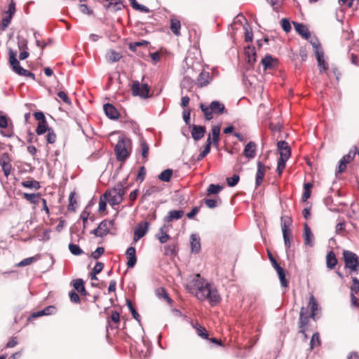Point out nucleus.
Listing matches in <instances>:
<instances>
[{
  "label": "nucleus",
  "mask_w": 359,
  "mask_h": 359,
  "mask_svg": "<svg viewBox=\"0 0 359 359\" xmlns=\"http://www.w3.org/2000/svg\"><path fill=\"white\" fill-rule=\"evenodd\" d=\"M50 128H48V123L46 119L39 122L37 127L36 128V133L38 135H41L50 130Z\"/></svg>",
  "instance_id": "32"
},
{
  "label": "nucleus",
  "mask_w": 359,
  "mask_h": 359,
  "mask_svg": "<svg viewBox=\"0 0 359 359\" xmlns=\"http://www.w3.org/2000/svg\"><path fill=\"white\" fill-rule=\"evenodd\" d=\"M356 155V151H349L348 154L344 156L339 161L338 168L339 172H343L346 170L347 165L351 163Z\"/></svg>",
  "instance_id": "13"
},
{
  "label": "nucleus",
  "mask_w": 359,
  "mask_h": 359,
  "mask_svg": "<svg viewBox=\"0 0 359 359\" xmlns=\"http://www.w3.org/2000/svg\"><path fill=\"white\" fill-rule=\"evenodd\" d=\"M104 111L105 114L111 119H117L119 117V113L118 110L111 104H105L104 105Z\"/></svg>",
  "instance_id": "20"
},
{
  "label": "nucleus",
  "mask_w": 359,
  "mask_h": 359,
  "mask_svg": "<svg viewBox=\"0 0 359 359\" xmlns=\"http://www.w3.org/2000/svg\"><path fill=\"white\" fill-rule=\"evenodd\" d=\"M212 80V76L208 72L206 71H202L197 79H196V85L199 88H203L206 86H208Z\"/></svg>",
  "instance_id": "15"
},
{
  "label": "nucleus",
  "mask_w": 359,
  "mask_h": 359,
  "mask_svg": "<svg viewBox=\"0 0 359 359\" xmlns=\"http://www.w3.org/2000/svg\"><path fill=\"white\" fill-rule=\"evenodd\" d=\"M130 142L124 138H119L114 151L118 161H125L130 154Z\"/></svg>",
  "instance_id": "6"
},
{
  "label": "nucleus",
  "mask_w": 359,
  "mask_h": 359,
  "mask_svg": "<svg viewBox=\"0 0 359 359\" xmlns=\"http://www.w3.org/2000/svg\"><path fill=\"white\" fill-rule=\"evenodd\" d=\"M104 252V249L102 247H98L95 251L92 252L91 257L94 259H97Z\"/></svg>",
  "instance_id": "62"
},
{
  "label": "nucleus",
  "mask_w": 359,
  "mask_h": 359,
  "mask_svg": "<svg viewBox=\"0 0 359 359\" xmlns=\"http://www.w3.org/2000/svg\"><path fill=\"white\" fill-rule=\"evenodd\" d=\"M74 196H75L74 192H72L69 196L68 210L72 211V212H75L76 205L77 204L76 200Z\"/></svg>",
  "instance_id": "44"
},
{
  "label": "nucleus",
  "mask_w": 359,
  "mask_h": 359,
  "mask_svg": "<svg viewBox=\"0 0 359 359\" xmlns=\"http://www.w3.org/2000/svg\"><path fill=\"white\" fill-rule=\"evenodd\" d=\"M126 191L122 184H118L111 190H107L103 194L105 199H109L111 205L120 204L123 201V196Z\"/></svg>",
  "instance_id": "4"
},
{
  "label": "nucleus",
  "mask_w": 359,
  "mask_h": 359,
  "mask_svg": "<svg viewBox=\"0 0 359 359\" xmlns=\"http://www.w3.org/2000/svg\"><path fill=\"white\" fill-rule=\"evenodd\" d=\"M130 89L133 96L144 99L149 97L150 87L146 83L141 84L138 81H133Z\"/></svg>",
  "instance_id": "9"
},
{
  "label": "nucleus",
  "mask_w": 359,
  "mask_h": 359,
  "mask_svg": "<svg viewBox=\"0 0 359 359\" xmlns=\"http://www.w3.org/2000/svg\"><path fill=\"white\" fill-rule=\"evenodd\" d=\"M211 130V142H212L213 146L217 147L219 142L220 127L219 126H215L212 128Z\"/></svg>",
  "instance_id": "28"
},
{
  "label": "nucleus",
  "mask_w": 359,
  "mask_h": 359,
  "mask_svg": "<svg viewBox=\"0 0 359 359\" xmlns=\"http://www.w3.org/2000/svg\"><path fill=\"white\" fill-rule=\"evenodd\" d=\"M353 283L351 286V292H359V280L356 277L352 278Z\"/></svg>",
  "instance_id": "64"
},
{
  "label": "nucleus",
  "mask_w": 359,
  "mask_h": 359,
  "mask_svg": "<svg viewBox=\"0 0 359 359\" xmlns=\"http://www.w3.org/2000/svg\"><path fill=\"white\" fill-rule=\"evenodd\" d=\"M149 222L147 221L139 223L134 231V242H137L141 238H142L147 232L149 229Z\"/></svg>",
  "instance_id": "12"
},
{
  "label": "nucleus",
  "mask_w": 359,
  "mask_h": 359,
  "mask_svg": "<svg viewBox=\"0 0 359 359\" xmlns=\"http://www.w3.org/2000/svg\"><path fill=\"white\" fill-rule=\"evenodd\" d=\"M42 311L44 313V316H49L56 313L57 309L55 306H48L43 309Z\"/></svg>",
  "instance_id": "59"
},
{
  "label": "nucleus",
  "mask_w": 359,
  "mask_h": 359,
  "mask_svg": "<svg viewBox=\"0 0 359 359\" xmlns=\"http://www.w3.org/2000/svg\"><path fill=\"white\" fill-rule=\"evenodd\" d=\"M21 184L22 187H24L25 188L34 189V190H38L41 187L39 182L34 180L22 181L21 182Z\"/></svg>",
  "instance_id": "31"
},
{
  "label": "nucleus",
  "mask_w": 359,
  "mask_h": 359,
  "mask_svg": "<svg viewBox=\"0 0 359 359\" xmlns=\"http://www.w3.org/2000/svg\"><path fill=\"white\" fill-rule=\"evenodd\" d=\"M158 297L160 299H162L163 301H165L170 306H172L173 301L172 299L168 296V293H157Z\"/></svg>",
  "instance_id": "57"
},
{
  "label": "nucleus",
  "mask_w": 359,
  "mask_h": 359,
  "mask_svg": "<svg viewBox=\"0 0 359 359\" xmlns=\"http://www.w3.org/2000/svg\"><path fill=\"white\" fill-rule=\"evenodd\" d=\"M126 257L128 259L126 265L128 268H133L137 262L136 250L134 247H129L126 250Z\"/></svg>",
  "instance_id": "17"
},
{
  "label": "nucleus",
  "mask_w": 359,
  "mask_h": 359,
  "mask_svg": "<svg viewBox=\"0 0 359 359\" xmlns=\"http://www.w3.org/2000/svg\"><path fill=\"white\" fill-rule=\"evenodd\" d=\"M205 132V126L193 125L191 130V137L195 141H198L204 137Z\"/></svg>",
  "instance_id": "16"
},
{
  "label": "nucleus",
  "mask_w": 359,
  "mask_h": 359,
  "mask_svg": "<svg viewBox=\"0 0 359 359\" xmlns=\"http://www.w3.org/2000/svg\"><path fill=\"white\" fill-rule=\"evenodd\" d=\"M304 242L306 245H309L310 247H313L314 244L313 241V235L309 226V225L305 223L304 225Z\"/></svg>",
  "instance_id": "19"
},
{
  "label": "nucleus",
  "mask_w": 359,
  "mask_h": 359,
  "mask_svg": "<svg viewBox=\"0 0 359 359\" xmlns=\"http://www.w3.org/2000/svg\"><path fill=\"white\" fill-rule=\"evenodd\" d=\"M119 321H120V314L118 312H117L116 311H112L110 316L107 318V323L109 324H110L111 322L116 324V325L114 326V328H116L118 327L117 325L119 323Z\"/></svg>",
  "instance_id": "42"
},
{
  "label": "nucleus",
  "mask_w": 359,
  "mask_h": 359,
  "mask_svg": "<svg viewBox=\"0 0 359 359\" xmlns=\"http://www.w3.org/2000/svg\"><path fill=\"white\" fill-rule=\"evenodd\" d=\"M239 179L240 177L238 175H233L231 177H228L226 179L227 184L229 187H234L238 184Z\"/></svg>",
  "instance_id": "56"
},
{
  "label": "nucleus",
  "mask_w": 359,
  "mask_h": 359,
  "mask_svg": "<svg viewBox=\"0 0 359 359\" xmlns=\"http://www.w3.org/2000/svg\"><path fill=\"white\" fill-rule=\"evenodd\" d=\"M172 176V170L166 169L158 175V179L162 182H168L170 180Z\"/></svg>",
  "instance_id": "39"
},
{
  "label": "nucleus",
  "mask_w": 359,
  "mask_h": 359,
  "mask_svg": "<svg viewBox=\"0 0 359 359\" xmlns=\"http://www.w3.org/2000/svg\"><path fill=\"white\" fill-rule=\"evenodd\" d=\"M104 268V264L102 262H97L93 271L90 273L91 280H97L96 275L100 273Z\"/></svg>",
  "instance_id": "40"
},
{
  "label": "nucleus",
  "mask_w": 359,
  "mask_h": 359,
  "mask_svg": "<svg viewBox=\"0 0 359 359\" xmlns=\"http://www.w3.org/2000/svg\"><path fill=\"white\" fill-rule=\"evenodd\" d=\"M8 56L9 64L15 73L20 76L29 77L32 79L35 80V75L32 72L20 66L19 61L16 58V53L11 48L8 49Z\"/></svg>",
  "instance_id": "5"
},
{
  "label": "nucleus",
  "mask_w": 359,
  "mask_h": 359,
  "mask_svg": "<svg viewBox=\"0 0 359 359\" xmlns=\"http://www.w3.org/2000/svg\"><path fill=\"white\" fill-rule=\"evenodd\" d=\"M15 13V4L13 1H11V4H9L8 8L6 11L4 13V15H6L4 18H7L11 22L14 14Z\"/></svg>",
  "instance_id": "38"
},
{
  "label": "nucleus",
  "mask_w": 359,
  "mask_h": 359,
  "mask_svg": "<svg viewBox=\"0 0 359 359\" xmlns=\"http://www.w3.org/2000/svg\"><path fill=\"white\" fill-rule=\"evenodd\" d=\"M245 30V41L246 42H252L253 39V33L252 29L249 27L248 24L243 26Z\"/></svg>",
  "instance_id": "47"
},
{
  "label": "nucleus",
  "mask_w": 359,
  "mask_h": 359,
  "mask_svg": "<svg viewBox=\"0 0 359 359\" xmlns=\"http://www.w3.org/2000/svg\"><path fill=\"white\" fill-rule=\"evenodd\" d=\"M343 259L345 267L355 273L359 272V257L354 252L344 250L343 251Z\"/></svg>",
  "instance_id": "7"
},
{
  "label": "nucleus",
  "mask_w": 359,
  "mask_h": 359,
  "mask_svg": "<svg viewBox=\"0 0 359 359\" xmlns=\"http://www.w3.org/2000/svg\"><path fill=\"white\" fill-rule=\"evenodd\" d=\"M107 201L109 202V199H105L103 195L100 197L99 201V211L104 212L107 208Z\"/></svg>",
  "instance_id": "60"
},
{
  "label": "nucleus",
  "mask_w": 359,
  "mask_h": 359,
  "mask_svg": "<svg viewBox=\"0 0 359 359\" xmlns=\"http://www.w3.org/2000/svg\"><path fill=\"white\" fill-rule=\"evenodd\" d=\"M276 271L278 274V277H279V279H280L282 286H283L284 287H287V280L285 278V270L281 267V268L277 269Z\"/></svg>",
  "instance_id": "45"
},
{
  "label": "nucleus",
  "mask_w": 359,
  "mask_h": 359,
  "mask_svg": "<svg viewBox=\"0 0 359 359\" xmlns=\"http://www.w3.org/2000/svg\"><path fill=\"white\" fill-rule=\"evenodd\" d=\"M191 251L198 253L201 250L200 238L195 234L191 236Z\"/></svg>",
  "instance_id": "30"
},
{
  "label": "nucleus",
  "mask_w": 359,
  "mask_h": 359,
  "mask_svg": "<svg viewBox=\"0 0 359 359\" xmlns=\"http://www.w3.org/2000/svg\"><path fill=\"white\" fill-rule=\"evenodd\" d=\"M200 109L203 111L205 118L207 121H210L213 118V114H222L224 113H227V110L226 109L224 104L219 101L216 100L212 101L209 106L201 104Z\"/></svg>",
  "instance_id": "2"
},
{
  "label": "nucleus",
  "mask_w": 359,
  "mask_h": 359,
  "mask_svg": "<svg viewBox=\"0 0 359 359\" xmlns=\"http://www.w3.org/2000/svg\"><path fill=\"white\" fill-rule=\"evenodd\" d=\"M126 302H127L128 306V308H129V309H130V312L132 313L133 317L135 320H137V321H140V316L138 314V313L136 311L135 308L133 307L131 301L129 300V299H126Z\"/></svg>",
  "instance_id": "52"
},
{
  "label": "nucleus",
  "mask_w": 359,
  "mask_h": 359,
  "mask_svg": "<svg viewBox=\"0 0 359 359\" xmlns=\"http://www.w3.org/2000/svg\"><path fill=\"white\" fill-rule=\"evenodd\" d=\"M184 214V212L182 210H170L168 215L165 217V221L167 222H170L175 219H180L183 217Z\"/></svg>",
  "instance_id": "23"
},
{
  "label": "nucleus",
  "mask_w": 359,
  "mask_h": 359,
  "mask_svg": "<svg viewBox=\"0 0 359 359\" xmlns=\"http://www.w3.org/2000/svg\"><path fill=\"white\" fill-rule=\"evenodd\" d=\"M294 29L304 39H309L311 36L310 32L307 27L303 24L294 22Z\"/></svg>",
  "instance_id": "21"
},
{
  "label": "nucleus",
  "mask_w": 359,
  "mask_h": 359,
  "mask_svg": "<svg viewBox=\"0 0 359 359\" xmlns=\"http://www.w3.org/2000/svg\"><path fill=\"white\" fill-rule=\"evenodd\" d=\"M170 30L176 36H179L181 35L180 29H181V23L179 20L175 18H172L170 20Z\"/></svg>",
  "instance_id": "27"
},
{
  "label": "nucleus",
  "mask_w": 359,
  "mask_h": 359,
  "mask_svg": "<svg viewBox=\"0 0 359 359\" xmlns=\"http://www.w3.org/2000/svg\"><path fill=\"white\" fill-rule=\"evenodd\" d=\"M280 152V158L288 159L290 156V148L285 141H279L277 144Z\"/></svg>",
  "instance_id": "18"
},
{
  "label": "nucleus",
  "mask_w": 359,
  "mask_h": 359,
  "mask_svg": "<svg viewBox=\"0 0 359 359\" xmlns=\"http://www.w3.org/2000/svg\"><path fill=\"white\" fill-rule=\"evenodd\" d=\"M177 245L175 244L168 245L164 247L165 255H172L176 253Z\"/></svg>",
  "instance_id": "54"
},
{
  "label": "nucleus",
  "mask_w": 359,
  "mask_h": 359,
  "mask_svg": "<svg viewBox=\"0 0 359 359\" xmlns=\"http://www.w3.org/2000/svg\"><path fill=\"white\" fill-rule=\"evenodd\" d=\"M187 289L196 292H214L211 284L199 273L194 276L191 280L188 283Z\"/></svg>",
  "instance_id": "3"
},
{
  "label": "nucleus",
  "mask_w": 359,
  "mask_h": 359,
  "mask_svg": "<svg viewBox=\"0 0 359 359\" xmlns=\"http://www.w3.org/2000/svg\"><path fill=\"white\" fill-rule=\"evenodd\" d=\"M219 200L215 198H205L203 202L209 208H214L217 206Z\"/></svg>",
  "instance_id": "53"
},
{
  "label": "nucleus",
  "mask_w": 359,
  "mask_h": 359,
  "mask_svg": "<svg viewBox=\"0 0 359 359\" xmlns=\"http://www.w3.org/2000/svg\"><path fill=\"white\" fill-rule=\"evenodd\" d=\"M316 55L318 61V65L320 68V72L322 73L327 70L328 64L325 62L324 59L323 52H318L316 53Z\"/></svg>",
  "instance_id": "24"
},
{
  "label": "nucleus",
  "mask_w": 359,
  "mask_h": 359,
  "mask_svg": "<svg viewBox=\"0 0 359 359\" xmlns=\"http://www.w3.org/2000/svg\"><path fill=\"white\" fill-rule=\"evenodd\" d=\"M194 327L196 329V333L198 336L205 339H208V333L204 327L198 324H196L195 325H194Z\"/></svg>",
  "instance_id": "43"
},
{
  "label": "nucleus",
  "mask_w": 359,
  "mask_h": 359,
  "mask_svg": "<svg viewBox=\"0 0 359 359\" xmlns=\"http://www.w3.org/2000/svg\"><path fill=\"white\" fill-rule=\"evenodd\" d=\"M72 285L77 292H86L84 287V281L81 278L74 280Z\"/></svg>",
  "instance_id": "41"
},
{
  "label": "nucleus",
  "mask_w": 359,
  "mask_h": 359,
  "mask_svg": "<svg viewBox=\"0 0 359 359\" xmlns=\"http://www.w3.org/2000/svg\"><path fill=\"white\" fill-rule=\"evenodd\" d=\"M206 297L212 306L217 305L221 301L219 293H207Z\"/></svg>",
  "instance_id": "33"
},
{
  "label": "nucleus",
  "mask_w": 359,
  "mask_h": 359,
  "mask_svg": "<svg viewBox=\"0 0 359 359\" xmlns=\"http://www.w3.org/2000/svg\"><path fill=\"white\" fill-rule=\"evenodd\" d=\"M212 143V142H211V135L209 134L208 135V137H207V140H206L205 146L204 149L203 151V154H205L207 156L210 153V147H211V144Z\"/></svg>",
  "instance_id": "58"
},
{
  "label": "nucleus",
  "mask_w": 359,
  "mask_h": 359,
  "mask_svg": "<svg viewBox=\"0 0 359 359\" xmlns=\"http://www.w3.org/2000/svg\"><path fill=\"white\" fill-rule=\"evenodd\" d=\"M109 232L108 224L107 222H102L99 226L94 230V233L97 236H103L107 234Z\"/></svg>",
  "instance_id": "26"
},
{
  "label": "nucleus",
  "mask_w": 359,
  "mask_h": 359,
  "mask_svg": "<svg viewBox=\"0 0 359 359\" xmlns=\"http://www.w3.org/2000/svg\"><path fill=\"white\" fill-rule=\"evenodd\" d=\"M46 135V139L48 144H54L57 140V135L53 128H50Z\"/></svg>",
  "instance_id": "46"
},
{
  "label": "nucleus",
  "mask_w": 359,
  "mask_h": 359,
  "mask_svg": "<svg viewBox=\"0 0 359 359\" xmlns=\"http://www.w3.org/2000/svg\"><path fill=\"white\" fill-rule=\"evenodd\" d=\"M22 197L24 199L27 200L32 204H37L38 203V198L40 197V194H28V193H24L22 194Z\"/></svg>",
  "instance_id": "35"
},
{
  "label": "nucleus",
  "mask_w": 359,
  "mask_h": 359,
  "mask_svg": "<svg viewBox=\"0 0 359 359\" xmlns=\"http://www.w3.org/2000/svg\"><path fill=\"white\" fill-rule=\"evenodd\" d=\"M140 146H141V154L144 159V162H146L148 158V154L149 151V147L148 144L146 142L145 140H142L140 141Z\"/></svg>",
  "instance_id": "36"
},
{
  "label": "nucleus",
  "mask_w": 359,
  "mask_h": 359,
  "mask_svg": "<svg viewBox=\"0 0 359 359\" xmlns=\"http://www.w3.org/2000/svg\"><path fill=\"white\" fill-rule=\"evenodd\" d=\"M222 189V187L218 185V184H211L210 185H209L208 189H207V192H208V195H211V194H217Z\"/></svg>",
  "instance_id": "48"
},
{
  "label": "nucleus",
  "mask_w": 359,
  "mask_h": 359,
  "mask_svg": "<svg viewBox=\"0 0 359 359\" xmlns=\"http://www.w3.org/2000/svg\"><path fill=\"white\" fill-rule=\"evenodd\" d=\"M318 310H320V307L316 299L313 295H311L307 307L302 306L301 308L298 323L299 332L304 334L310 327L311 320H316Z\"/></svg>",
  "instance_id": "1"
},
{
  "label": "nucleus",
  "mask_w": 359,
  "mask_h": 359,
  "mask_svg": "<svg viewBox=\"0 0 359 359\" xmlns=\"http://www.w3.org/2000/svg\"><path fill=\"white\" fill-rule=\"evenodd\" d=\"M69 250L72 254L74 255H80L83 253V250L81 249V248L76 244L70 243L69 245Z\"/></svg>",
  "instance_id": "50"
},
{
  "label": "nucleus",
  "mask_w": 359,
  "mask_h": 359,
  "mask_svg": "<svg viewBox=\"0 0 359 359\" xmlns=\"http://www.w3.org/2000/svg\"><path fill=\"white\" fill-rule=\"evenodd\" d=\"M0 131L1 135L6 137H11L14 135L13 126L12 123H8V118L2 114L0 111Z\"/></svg>",
  "instance_id": "10"
},
{
  "label": "nucleus",
  "mask_w": 359,
  "mask_h": 359,
  "mask_svg": "<svg viewBox=\"0 0 359 359\" xmlns=\"http://www.w3.org/2000/svg\"><path fill=\"white\" fill-rule=\"evenodd\" d=\"M270 169L269 167L266 166L264 164H263L262 162L258 161L257 162V170L256 173V180H255V184L256 187H259L264 180V177L266 172L267 170Z\"/></svg>",
  "instance_id": "14"
},
{
  "label": "nucleus",
  "mask_w": 359,
  "mask_h": 359,
  "mask_svg": "<svg viewBox=\"0 0 359 359\" xmlns=\"http://www.w3.org/2000/svg\"><path fill=\"white\" fill-rule=\"evenodd\" d=\"M280 23H281V27H282L283 29L285 32H289L291 30L290 23L287 19L283 18L280 21Z\"/></svg>",
  "instance_id": "61"
},
{
  "label": "nucleus",
  "mask_w": 359,
  "mask_h": 359,
  "mask_svg": "<svg viewBox=\"0 0 359 359\" xmlns=\"http://www.w3.org/2000/svg\"><path fill=\"white\" fill-rule=\"evenodd\" d=\"M106 57L108 61L114 62L121 59V55L114 50H109L106 55Z\"/></svg>",
  "instance_id": "34"
},
{
  "label": "nucleus",
  "mask_w": 359,
  "mask_h": 359,
  "mask_svg": "<svg viewBox=\"0 0 359 359\" xmlns=\"http://www.w3.org/2000/svg\"><path fill=\"white\" fill-rule=\"evenodd\" d=\"M292 219L288 216H283L280 218V226L283 232V240L285 245L287 249L291 246L290 237L292 236V231L290 229L292 225Z\"/></svg>",
  "instance_id": "8"
},
{
  "label": "nucleus",
  "mask_w": 359,
  "mask_h": 359,
  "mask_svg": "<svg viewBox=\"0 0 359 359\" xmlns=\"http://www.w3.org/2000/svg\"><path fill=\"white\" fill-rule=\"evenodd\" d=\"M160 233L161 235L158 236V239L159 240L160 243H166L169 240L170 236L163 230V228L160 229Z\"/></svg>",
  "instance_id": "55"
},
{
  "label": "nucleus",
  "mask_w": 359,
  "mask_h": 359,
  "mask_svg": "<svg viewBox=\"0 0 359 359\" xmlns=\"http://www.w3.org/2000/svg\"><path fill=\"white\" fill-rule=\"evenodd\" d=\"M311 348H313L315 346H319L320 345V336L318 332L313 334L310 341Z\"/></svg>",
  "instance_id": "49"
},
{
  "label": "nucleus",
  "mask_w": 359,
  "mask_h": 359,
  "mask_svg": "<svg viewBox=\"0 0 359 359\" xmlns=\"http://www.w3.org/2000/svg\"><path fill=\"white\" fill-rule=\"evenodd\" d=\"M256 154V144L253 142H248L243 150V155L248 158H253Z\"/></svg>",
  "instance_id": "22"
},
{
  "label": "nucleus",
  "mask_w": 359,
  "mask_h": 359,
  "mask_svg": "<svg viewBox=\"0 0 359 359\" xmlns=\"http://www.w3.org/2000/svg\"><path fill=\"white\" fill-rule=\"evenodd\" d=\"M129 1L133 9L147 13L150 12L149 8L144 5L138 4L136 0H129Z\"/></svg>",
  "instance_id": "37"
},
{
  "label": "nucleus",
  "mask_w": 359,
  "mask_h": 359,
  "mask_svg": "<svg viewBox=\"0 0 359 359\" xmlns=\"http://www.w3.org/2000/svg\"><path fill=\"white\" fill-rule=\"evenodd\" d=\"M262 65L264 69H272L276 65V60L273 58L271 55H266L262 60Z\"/></svg>",
  "instance_id": "25"
},
{
  "label": "nucleus",
  "mask_w": 359,
  "mask_h": 359,
  "mask_svg": "<svg viewBox=\"0 0 359 359\" xmlns=\"http://www.w3.org/2000/svg\"><path fill=\"white\" fill-rule=\"evenodd\" d=\"M35 260H36V259L34 257H28V258L24 259L20 262H19L18 264V266L22 267V266H27V265H30Z\"/></svg>",
  "instance_id": "63"
},
{
  "label": "nucleus",
  "mask_w": 359,
  "mask_h": 359,
  "mask_svg": "<svg viewBox=\"0 0 359 359\" xmlns=\"http://www.w3.org/2000/svg\"><path fill=\"white\" fill-rule=\"evenodd\" d=\"M11 157L8 153H4L0 155V165L4 172L5 176L8 177L12 169Z\"/></svg>",
  "instance_id": "11"
},
{
  "label": "nucleus",
  "mask_w": 359,
  "mask_h": 359,
  "mask_svg": "<svg viewBox=\"0 0 359 359\" xmlns=\"http://www.w3.org/2000/svg\"><path fill=\"white\" fill-rule=\"evenodd\" d=\"M287 161V159L279 158L278 161V166H277V169H276L279 176H281L283 171L285 168V163Z\"/></svg>",
  "instance_id": "51"
},
{
  "label": "nucleus",
  "mask_w": 359,
  "mask_h": 359,
  "mask_svg": "<svg viewBox=\"0 0 359 359\" xmlns=\"http://www.w3.org/2000/svg\"><path fill=\"white\" fill-rule=\"evenodd\" d=\"M326 264L329 269H334L337 264V259L334 252L330 251L327 254Z\"/></svg>",
  "instance_id": "29"
}]
</instances>
